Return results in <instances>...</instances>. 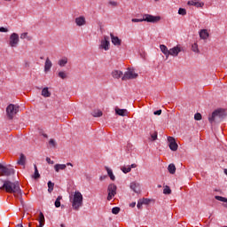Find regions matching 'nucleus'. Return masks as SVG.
<instances>
[{
  "mask_svg": "<svg viewBox=\"0 0 227 227\" xmlns=\"http://www.w3.org/2000/svg\"><path fill=\"white\" fill-rule=\"evenodd\" d=\"M160 49L165 56L167 57L169 56V50H168V47L166 45L164 44L160 45Z\"/></svg>",
  "mask_w": 227,
  "mask_h": 227,
  "instance_id": "23",
  "label": "nucleus"
},
{
  "mask_svg": "<svg viewBox=\"0 0 227 227\" xmlns=\"http://www.w3.org/2000/svg\"><path fill=\"white\" fill-rule=\"evenodd\" d=\"M188 4L190 6H196V8H203L205 4H203L198 0H191L188 2Z\"/></svg>",
  "mask_w": 227,
  "mask_h": 227,
  "instance_id": "13",
  "label": "nucleus"
},
{
  "mask_svg": "<svg viewBox=\"0 0 227 227\" xmlns=\"http://www.w3.org/2000/svg\"><path fill=\"white\" fill-rule=\"evenodd\" d=\"M171 193V188L169 186H165L163 190V194H170Z\"/></svg>",
  "mask_w": 227,
  "mask_h": 227,
  "instance_id": "35",
  "label": "nucleus"
},
{
  "mask_svg": "<svg viewBox=\"0 0 227 227\" xmlns=\"http://www.w3.org/2000/svg\"><path fill=\"white\" fill-rule=\"evenodd\" d=\"M132 168H137V165L136 164H131V166H128V167H121V171H123L124 173H130V171H132Z\"/></svg>",
  "mask_w": 227,
  "mask_h": 227,
  "instance_id": "18",
  "label": "nucleus"
},
{
  "mask_svg": "<svg viewBox=\"0 0 227 227\" xmlns=\"http://www.w3.org/2000/svg\"><path fill=\"white\" fill-rule=\"evenodd\" d=\"M154 114H156V115H160V114H162V110H157V111H155L154 112Z\"/></svg>",
  "mask_w": 227,
  "mask_h": 227,
  "instance_id": "48",
  "label": "nucleus"
},
{
  "mask_svg": "<svg viewBox=\"0 0 227 227\" xmlns=\"http://www.w3.org/2000/svg\"><path fill=\"white\" fill-rule=\"evenodd\" d=\"M72 207L74 210H77L82 207V194L81 192H75L72 200Z\"/></svg>",
  "mask_w": 227,
  "mask_h": 227,
  "instance_id": "3",
  "label": "nucleus"
},
{
  "mask_svg": "<svg viewBox=\"0 0 227 227\" xmlns=\"http://www.w3.org/2000/svg\"><path fill=\"white\" fill-rule=\"evenodd\" d=\"M112 213L114 214L115 215H116L117 214H120V207H114V208L112 209Z\"/></svg>",
  "mask_w": 227,
  "mask_h": 227,
  "instance_id": "39",
  "label": "nucleus"
},
{
  "mask_svg": "<svg viewBox=\"0 0 227 227\" xmlns=\"http://www.w3.org/2000/svg\"><path fill=\"white\" fill-rule=\"evenodd\" d=\"M121 75H123V72L120 70H114L112 72V76L114 77V79H120Z\"/></svg>",
  "mask_w": 227,
  "mask_h": 227,
  "instance_id": "19",
  "label": "nucleus"
},
{
  "mask_svg": "<svg viewBox=\"0 0 227 227\" xmlns=\"http://www.w3.org/2000/svg\"><path fill=\"white\" fill-rule=\"evenodd\" d=\"M109 4H111V6H118V3L114 2V1H110Z\"/></svg>",
  "mask_w": 227,
  "mask_h": 227,
  "instance_id": "46",
  "label": "nucleus"
},
{
  "mask_svg": "<svg viewBox=\"0 0 227 227\" xmlns=\"http://www.w3.org/2000/svg\"><path fill=\"white\" fill-rule=\"evenodd\" d=\"M54 191V183L49 181L48 182V192H52Z\"/></svg>",
  "mask_w": 227,
  "mask_h": 227,
  "instance_id": "33",
  "label": "nucleus"
},
{
  "mask_svg": "<svg viewBox=\"0 0 227 227\" xmlns=\"http://www.w3.org/2000/svg\"><path fill=\"white\" fill-rule=\"evenodd\" d=\"M4 1H12V0H4Z\"/></svg>",
  "mask_w": 227,
  "mask_h": 227,
  "instance_id": "55",
  "label": "nucleus"
},
{
  "mask_svg": "<svg viewBox=\"0 0 227 227\" xmlns=\"http://www.w3.org/2000/svg\"><path fill=\"white\" fill-rule=\"evenodd\" d=\"M109 36L105 35L104 38L101 40L99 49H104V51H109Z\"/></svg>",
  "mask_w": 227,
  "mask_h": 227,
  "instance_id": "10",
  "label": "nucleus"
},
{
  "mask_svg": "<svg viewBox=\"0 0 227 227\" xmlns=\"http://www.w3.org/2000/svg\"><path fill=\"white\" fill-rule=\"evenodd\" d=\"M49 145H51V146H56V142L54 141V139H50Z\"/></svg>",
  "mask_w": 227,
  "mask_h": 227,
  "instance_id": "43",
  "label": "nucleus"
},
{
  "mask_svg": "<svg viewBox=\"0 0 227 227\" xmlns=\"http://www.w3.org/2000/svg\"><path fill=\"white\" fill-rule=\"evenodd\" d=\"M18 44H19V35L13 33L10 36L9 45L11 47H15Z\"/></svg>",
  "mask_w": 227,
  "mask_h": 227,
  "instance_id": "11",
  "label": "nucleus"
},
{
  "mask_svg": "<svg viewBox=\"0 0 227 227\" xmlns=\"http://www.w3.org/2000/svg\"><path fill=\"white\" fill-rule=\"evenodd\" d=\"M180 52H182V48L180 47V45H176V47L168 50V56H178Z\"/></svg>",
  "mask_w": 227,
  "mask_h": 227,
  "instance_id": "12",
  "label": "nucleus"
},
{
  "mask_svg": "<svg viewBox=\"0 0 227 227\" xmlns=\"http://www.w3.org/2000/svg\"><path fill=\"white\" fill-rule=\"evenodd\" d=\"M61 227H65V225L61 224Z\"/></svg>",
  "mask_w": 227,
  "mask_h": 227,
  "instance_id": "54",
  "label": "nucleus"
},
{
  "mask_svg": "<svg viewBox=\"0 0 227 227\" xmlns=\"http://www.w3.org/2000/svg\"><path fill=\"white\" fill-rule=\"evenodd\" d=\"M52 68V62L49 58L46 59L45 64H44V72H49Z\"/></svg>",
  "mask_w": 227,
  "mask_h": 227,
  "instance_id": "17",
  "label": "nucleus"
},
{
  "mask_svg": "<svg viewBox=\"0 0 227 227\" xmlns=\"http://www.w3.org/2000/svg\"><path fill=\"white\" fill-rule=\"evenodd\" d=\"M116 185L114 184H111L108 185L107 191H108V196L107 200L111 201L113 200L114 196H116Z\"/></svg>",
  "mask_w": 227,
  "mask_h": 227,
  "instance_id": "8",
  "label": "nucleus"
},
{
  "mask_svg": "<svg viewBox=\"0 0 227 227\" xmlns=\"http://www.w3.org/2000/svg\"><path fill=\"white\" fill-rule=\"evenodd\" d=\"M26 36H27V33H23V34H21L20 38L24 39V38H26Z\"/></svg>",
  "mask_w": 227,
  "mask_h": 227,
  "instance_id": "49",
  "label": "nucleus"
},
{
  "mask_svg": "<svg viewBox=\"0 0 227 227\" xmlns=\"http://www.w3.org/2000/svg\"><path fill=\"white\" fill-rule=\"evenodd\" d=\"M137 207V208H141V207H143V202L141 201V200H138Z\"/></svg>",
  "mask_w": 227,
  "mask_h": 227,
  "instance_id": "47",
  "label": "nucleus"
},
{
  "mask_svg": "<svg viewBox=\"0 0 227 227\" xmlns=\"http://www.w3.org/2000/svg\"><path fill=\"white\" fill-rule=\"evenodd\" d=\"M46 162H48V164H54V161L51 160V158L47 157L46 158Z\"/></svg>",
  "mask_w": 227,
  "mask_h": 227,
  "instance_id": "45",
  "label": "nucleus"
},
{
  "mask_svg": "<svg viewBox=\"0 0 227 227\" xmlns=\"http://www.w3.org/2000/svg\"><path fill=\"white\" fill-rule=\"evenodd\" d=\"M201 118H202L201 114H200V113L195 114L194 120H196L197 121H200V120H201Z\"/></svg>",
  "mask_w": 227,
  "mask_h": 227,
  "instance_id": "38",
  "label": "nucleus"
},
{
  "mask_svg": "<svg viewBox=\"0 0 227 227\" xmlns=\"http://www.w3.org/2000/svg\"><path fill=\"white\" fill-rule=\"evenodd\" d=\"M131 20L132 22H153L154 24L155 22H159V20H160V17L145 14L143 19H132Z\"/></svg>",
  "mask_w": 227,
  "mask_h": 227,
  "instance_id": "2",
  "label": "nucleus"
},
{
  "mask_svg": "<svg viewBox=\"0 0 227 227\" xmlns=\"http://www.w3.org/2000/svg\"><path fill=\"white\" fill-rule=\"evenodd\" d=\"M130 189L134 191V192H140L139 189V184H137L136 182H133L130 184Z\"/></svg>",
  "mask_w": 227,
  "mask_h": 227,
  "instance_id": "20",
  "label": "nucleus"
},
{
  "mask_svg": "<svg viewBox=\"0 0 227 227\" xmlns=\"http://www.w3.org/2000/svg\"><path fill=\"white\" fill-rule=\"evenodd\" d=\"M143 205H148L150 203V199H140Z\"/></svg>",
  "mask_w": 227,
  "mask_h": 227,
  "instance_id": "40",
  "label": "nucleus"
},
{
  "mask_svg": "<svg viewBox=\"0 0 227 227\" xmlns=\"http://www.w3.org/2000/svg\"><path fill=\"white\" fill-rule=\"evenodd\" d=\"M15 173V169L6 168L0 164V176H10V175H13Z\"/></svg>",
  "mask_w": 227,
  "mask_h": 227,
  "instance_id": "6",
  "label": "nucleus"
},
{
  "mask_svg": "<svg viewBox=\"0 0 227 227\" xmlns=\"http://www.w3.org/2000/svg\"><path fill=\"white\" fill-rule=\"evenodd\" d=\"M31 226H33V223H28V227H31Z\"/></svg>",
  "mask_w": 227,
  "mask_h": 227,
  "instance_id": "53",
  "label": "nucleus"
},
{
  "mask_svg": "<svg viewBox=\"0 0 227 227\" xmlns=\"http://www.w3.org/2000/svg\"><path fill=\"white\" fill-rule=\"evenodd\" d=\"M106 169L107 171V174H108V176L113 180L114 181L115 180V177H114V175L113 174V170L107 167H106Z\"/></svg>",
  "mask_w": 227,
  "mask_h": 227,
  "instance_id": "30",
  "label": "nucleus"
},
{
  "mask_svg": "<svg viewBox=\"0 0 227 227\" xmlns=\"http://www.w3.org/2000/svg\"><path fill=\"white\" fill-rule=\"evenodd\" d=\"M111 39H112V43H114V45H117L120 46L121 45V40H120V38H118V36H114V35L110 34Z\"/></svg>",
  "mask_w": 227,
  "mask_h": 227,
  "instance_id": "14",
  "label": "nucleus"
},
{
  "mask_svg": "<svg viewBox=\"0 0 227 227\" xmlns=\"http://www.w3.org/2000/svg\"><path fill=\"white\" fill-rule=\"evenodd\" d=\"M168 169L171 175H175L176 172V167H175V164H169Z\"/></svg>",
  "mask_w": 227,
  "mask_h": 227,
  "instance_id": "26",
  "label": "nucleus"
},
{
  "mask_svg": "<svg viewBox=\"0 0 227 227\" xmlns=\"http://www.w3.org/2000/svg\"><path fill=\"white\" fill-rule=\"evenodd\" d=\"M16 227H24V225H22V223H20Z\"/></svg>",
  "mask_w": 227,
  "mask_h": 227,
  "instance_id": "52",
  "label": "nucleus"
},
{
  "mask_svg": "<svg viewBox=\"0 0 227 227\" xmlns=\"http://www.w3.org/2000/svg\"><path fill=\"white\" fill-rule=\"evenodd\" d=\"M208 36H210V35L208 34V30L201 29L200 31V37L201 38V40H207V38H208Z\"/></svg>",
  "mask_w": 227,
  "mask_h": 227,
  "instance_id": "15",
  "label": "nucleus"
},
{
  "mask_svg": "<svg viewBox=\"0 0 227 227\" xmlns=\"http://www.w3.org/2000/svg\"><path fill=\"white\" fill-rule=\"evenodd\" d=\"M54 169H55L56 173H59V171H63V170L67 169V165L56 164V165H54Z\"/></svg>",
  "mask_w": 227,
  "mask_h": 227,
  "instance_id": "16",
  "label": "nucleus"
},
{
  "mask_svg": "<svg viewBox=\"0 0 227 227\" xmlns=\"http://www.w3.org/2000/svg\"><path fill=\"white\" fill-rule=\"evenodd\" d=\"M17 164L20 166H26V156L24 154H20V160L17 161Z\"/></svg>",
  "mask_w": 227,
  "mask_h": 227,
  "instance_id": "24",
  "label": "nucleus"
},
{
  "mask_svg": "<svg viewBox=\"0 0 227 227\" xmlns=\"http://www.w3.org/2000/svg\"><path fill=\"white\" fill-rule=\"evenodd\" d=\"M42 96H43V97H45V98L51 97V92L49 91V89H48V88L43 89V90H42Z\"/></svg>",
  "mask_w": 227,
  "mask_h": 227,
  "instance_id": "28",
  "label": "nucleus"
},
{
  "mask_svg": "<svg viewBox=\"0 0 227 227\" xmlns=\"http://www.w3.org/2000/svg\"><path fill=\"white\" fill-rule=\"evenodd\" d=\"M192 51H193V52H199V50H198V43H193L192 45Z\"/></svg>",
  "mask_w": 227,
  "mask_h": 227,
  "instance_id": "37",
  "label": "nucleus"
},
{
  "mask_svg": "<svg viewBox=\"0 0 227 227\" xmlns=\"http://www.w3.org/2000/svg\"><path fill=\"white\" fill-rule=\"evenodd\" d=\"M168 146L170 150H172V152H176L178 150V144H176L175 137H168Z\"/></svg>",
  "mask_w": 227,
  "mask_h": 227,
  "instance_id": "9",
  "label": "nucleus"
},
{
  "mask_svg": "<svg viewBox=\"0 0 227 227\" xmlns=\"http://www.w3.org/2000/svg\"><path fill=\"white\" fill-rule=\"evenodd\" d=\"M115 113H116V114H118L119 116H125V114H127V109L116 108V109H115Z\"/></svg>",
  "mask_w": 227,
  "mask_h": 227,
  "instance_id": "25",
  "label": "nucleus"
},
{
  "mask_svg": "<svg viewBox=\"0 0 227 227\" xmlns=\"http://www.w3.org/2000/svg\"><path fill=\"white\" fill-rule=\"evenodd\" d=\"M75 23L77 26H84V24H86V20L84 17H79L75 19Z\"/></svg>",
  "mask_w": 227,
  "mask_h": 227,
  "instance_id": "21",
  "label": "nucleus"
},
{
  "mask_svg": "<svg viewBox=\"0 0 227 227\" xmlns=\"http://www.w3.org/2000/svg\"><path fill=\"white\" fill-rule=\"evenodd\" d=\"M151 137H152L153 141L157 140V132L155 131L153 134H152Z\"/></svg>",
  "mask_w": 227,
  "mask_h": 227,
  "instance_id": "42",
  "label": "nucleus"
},
{
  "mask_svg": "<svg viewBox=\"0 0 227 227\" xmlns=\"http://www.w3.org/2000/svg\"><path fill=\"white\" fill-rule=\"evenodd\" d=\"M224 116V112L223 110H215L213 112L211 116L208 117V121L210 123H214L215 121V118H223Z\"/></svg>",
  "mask_w": 227,
  "mask_h": 227,
  "instance_id": "7",
  "label": "nucleus"
},
{
  "mask_svg": "<svg viewBox=\"0 0 227 227\" xmlns=\"http://www.w3.org/2000/svg\"><path fill=\"white\" fill-rule=\"evenodd\" d=\"M67 166H71V167H73L74 165H73L72 163L68 162V163H67Z\"/></svg>",
  "mask_w": 227,
  "mask_h": 227,
  "instance_id": "51",
  "label": "nucleus"
},
{
  "mask_svg": "<svg viewBox=\"0 0 227 227\" xmlns=\"http://www.w3.org/2000/svg\"><path fill=\"white\" fill-rule=\"evenodd\" d=\"M0 33H8V29L5 27H0Z\"/></svg>",
  "mask_w": 227,
  "mask_h": 227,
  "instance_id": "44",
  "label": "nucleus"
},
{
  "mask_svg": "<svg viewBox=\"0 0 227 227\" xmlns=\"http://www.w3.org/2000/svg\"><path fill=\"white\" fill-rule=\"evenodd\" d=\"M68 63V59L64 58L59 60V67H65Z\"/></svg>",
  "mask_w": 227,
  "mask_h": 227,
  "instance_id": "32",
  "label": "nucleus"
},
{
  "mask_svg": "<svg viewBox=\"0 0 227 227\" xmlns=\"http://www.w3.org/2000/svg\"><path fill=\"white\" fill-rule=\"evenodd\" d=\"M59 77H60V79H67V74L65 72H59Z\"/></svg>",
  "mask_w": 227,
  "mask_h": 227,
  "instance_id": "41",
  "label": "nucleus"
},
{
  "mask_svg": "<svg viewBox=\"0 0 227 227\" xmlns=\"http://www.w3.org/2000/svg\"><path fill=\"white\" fill-rule=\"evenodd\" d=\"M92 116H94V118H100V116H102V111H100V110H94L92 112Z\"/></svg>",
  "mask_w": 227,
  "mask_h": 227,
  "instance_id": "29",
  "label": "nucleus"
},
{
  "mask_svg": "<svg viewBox=\"0 0 227 227\" xmlns=\"http://www.w3.org/2000/svg\"><path fill=\"white\" fill-rule=\"evenodd\" d=\"M19 113V106L11 104L6 108V114L9 118V120H13L15 117V114Z\"/></svg>",
  "mask_w": 227,
  "mask_h": 227,
  "instance_id": "4",
  "label": "nucleus"
},
{
  "mask_svg": "<svg viewBox=\"0 0 227 227\" xmlns=\"http://www.w3.org/2000/svg\"><path fill=\"white\" fill-rule=\"evenodd\" d=\"M61 200H63V197L59 196L57 200H55V207L56 208H59L61 207Z\"/></svg>",
  "mask_w": 227,
  "mask_h": 227,
  "instance_id": "31",
  "label": "nucleus"
},
{
  "mask_svg": "<svg viewBox=\"0 0 227 227\" xmlns=\"http://www.w3.org/2000/svg\"><path fill=\"white\" fill-rule=\"evenodd\" d=\"M35 168V173L33 175V178H35V180H37V178H40V173L38 172V167H36V165H34Z\"/></svg>",
  "mask_w": 227,
  "mask_h": 227,
  "instance_id": "27",
  "label": "nucleus"
},
{
  "mask_svg": "<svg viewBox=\"0 0 227 227\" xmlns=\"http://www.w3.org/2000/svg\"><path fill=\"white\" fill-rule=\"evenodd\" d=\"M215 200L218 201H223V203H227V199L219 195L215 196Z\"/></svg>",
  "mask_w": 227,
  "mask_h": 227,
  "instance_id": "34",
  "label": "nucleus"
},
{
  "mask_svg": "<svg viewBox=\"0 0 227 227\" xmlns=\"http://www.w3.org/2000/svg\"><path fill=\"white\" fill-rule=\"evenodd\" d=\"M137 74L134 71V69L128 68L121 79L122 81H129L130 79H137Z\"/></svg>",
  "mask_w": 227,
  "mask_h": 227,
  "instance_id": "5",
  "label": "nucleus"
},
{
  "mask_svg": "<svg viewBox=\"0 0 227 227\" xmlns=\"http://www.w3.org/2000/svg\"><path fill=\"white\" fill-rule=\"evenodd\" d=\"M3 185L0 186V191H5L9 194H13L15 198H20L22 196V191L20 190V185L19 182H11L8 180L3 181Z\"/></svg>",
  "mask_w": 227,
  "mask_h": 227,
  "instance_id": "1",
  "label": "nucleus"
},
{
  "mask_svg": "<svg viewBox=\"0 0 227 227\" xmlns=\"http://www.w3.org/2000/svg\"><path fill=\"white\" fill-rule=\"evenodd\" d=\"M130 207H136V202L131 203V204H130Z\"/></svg>",
  "mask_w": 227,
  "mask_h": 227,
  "instance_id": "50",
  "label": "nucleus"
},
{
  "mask_svg": "<svg viewBox=\"0 0 227 227\" xmlns=\"http://www.w3.org/2000/svg\"><path fill=\"white\" fill-rule=\"evenodd\" d=\"M178 13H179V15H187V11H185V9H184V8H180L178 10Z\"/></svg>",
  "mask_w": 227,
  "mask_h": 227,
  "instance_id": "36",
  "label": "nucleus"
},
{
  "mask_svg": "<svg viewBox=\"0 0 227 227\" xmlns=\"http://www.w3.org/2000/svg\"><path fill=\"white\" fill-rule=\"evenodd\" d=\"M39 226L37 227H43V224H45V216L43 215V213L39 214Z\"/></svg>",
  "mask_w": 227,
  "mask_h": 227,
  "instance_id": "22",
  "label": "nucleus"
}]
</instances>
